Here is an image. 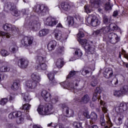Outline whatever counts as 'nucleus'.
Instances as JSON below:
<instances>
[{"label":"nucleus","mask_w":128,"mask_h":128,"mask_svg":"<svg viewBox=\"0 0 128 128\" xmlns=\"http://www.w3.org/2000/svg\"><path fill=\"white\" fill-rule=\"evenodd\" d=\"M106 72L107 74H104V75L106 78H112L114 76V72L111 68H107L106 70Z\"/></svg>","instance_id":"a878e982"},{"label":"nucleus","mask_w":128,"mask_h":128,"mask_svg":"<svg viewBox=\"0 0 128 128\" xmlns=\"http://www.w3.org/2000/svg\"><path fill=\"white\" fill-rule=\"evenodd\" d=\"M100 95H98V94H96V93H93V96L92 98V102H96V100H100Z\"/></svg>","instance_id":"c03bdc74"},{"label":"nucleus","mask_w":128,"mask_h":128,"mask_svg":"<svg viewBox=\"0 0 128 128\" xmlns=\"http://www.w3.org/2000/svg\"><path fill=\"white\" fill-rule=\"evenodd\" d=\"M78 38H82L84 36V33L83 32L79 30L78 33L77 34Z\"/></svg>","instance_id":"bf43d9fd"},{"label":"nucleus","mask_w":128,"mask_h":128,"mask_svg":"<svg viewBox=\"0 0 128 128\" xmlns=\"http://www.w3.org/2000/svg\"><path fill=\"white\" fill-rule=\"evenodd\" d=\"M20 88V86L18 82H14L12 85L11 88L12 90H18Z\"/></svg>","instance_id":"a19ab883"},{"label":"nucleus","mask_w":128,"mask_h":128,"mask_svg":"<svg viewBox=\"0 0 128 128\" xmlns=\"http://www.w3.org/2000/svg\"><path fill=\"white\" fill-rule=\"evenodd\" d=\"M2 28L6 32H12L16 30V26L12 24L6 23L3 25Z\"/></svg>","instance_id":"f3484780"},{"label":"nucleus","mask_w":128,"mask_h":128,"mask_svg":"<svg viewBox=\"0 0 128 128\" xmlns=\"http://www.w3.org/2000/svg\"><path fill=\"white\" fill-rule=\"evenodd\" d=\"M83 114H84V116H85V118H90V114L88 112H84Z\"/></svg>","instance_id":"0e129e2a"},{"label":"nucleus","mask_w":128,"mask_h":128,"mask_svg":"<svg viewBox=\"0 0 128 128\" xmlns=\"http://www.w3.org/2000/svg\"><path fill=\"white\" fill-rule=\"evenodd\" d=\"M73 126L74 128H82V124L81 122H74Z\"/></svg>","instance_id":"de8ad7c7"},{"label":"nucleus","mask_w":128,"mask_h":128,"mask_svg":"<svg viewBox=\"0 0 128 128\" xmlns=\"http://www.w3.org/2000/svg\"><path fill=\"white\" fill-rule=\"evenodd\" d=\"M103 22L106 26L110 24V20L108 19V17L106 14L103 15Z\"/></svg>","instance_id":"ea45409f"},{"label":"nucleus","mask_w":128,"mask_h":128,"mask_svg":"<svg viewBox=\"0 0 128 128\" xmlns=\"http://www.w3.org/2000/svg\"><path fill=\"white\" fill-rule=\"evenodd\" d=\"M67 20L68 22V24H71V26H72L74 22V20L72 16H68L67 17Z\"/></svg>","instance_id":"a18cd8bd"},{"label":"nucleus","mask_w":128,"mask_h":128,"mask_svg":"<svg viewBox=\"0 0 128 128\" xmlns=\"http://www.w3.org/2000/svg\"><path fill=\"white\" fill-rule=\"evenodd\" d=\"M100 104L101 106L103 112H104V114H106V112H108V105H106V103L104 102L102 100H100Z\"/></svg>","instance_id":"c85d7f7f"},{"label":"nucleus","mask_w":128,"mask_h":128,"mask_svg":"<svg viewBox=\"0 0 128 128\" xmlns=\"http://www.w3.org/2000/svg\"><path fill=\"white\" fill-rule=\"evenodd\" d=\"M50 84L51 86H56L58 84V82L56 80V79H52V80H50Z\"/></svg>","instance_id":"6e6d98bb"},{"label":"nucleus","mask_w":128,"mask_h":128,"mask_svg":"<svg viewBox=\"0 0 128 128\" xmlns=\"http://www.w3.org/2000/svg\"><path fill=\"white\" fill-rule=\"evenodd\" d=\"M128 103H126L124 102L121 103L118 108V110L120 112H124L128 110Z\"/></svg>","instance_id":"6ab92c4d"},{"label":"nucleus","mask_w":128,"mask_h":128,"mask_svg":"<svg viewBox=\"0 0 128 128\" xmlns=\"http://www.w3.org/2000/svg\"><path fill=\"white\" fill-rule=\"evenodd\" d=\"M64 59L58 58L56 62V66L58 68H62L64 66Z\"/></svg>","instance_id":"7c9ffc66"},{"label":"nucleus","mask_w":128,"mask_h":128,"mask_svg":"<svg viewBox=\"0 0 128 128\" xmlns=\"http://www.w3.org/2000/svg\"><path fill=\"white\" fill-rule=\"evenodd\" d=\"M58 22V20L54 18H52V17H48L46 19V24L47 26H56Z\"/></svg>","instance_id":"dca6fc26"},{"label":"nucleus","mask_w":128,"mask_h":128,"mask_svg":"<svg viewBox=\"0 0 128 128\" xmlns=\"http://www.w3.org/2000/svg\"><path fill=\"white\" fill-rule=\"evenodd\" d=\"M16 8L14 4L8 2L4 6V10L6 12H8V10H10L12 16H20V12Z\"/></svg>","instance_id":"39448f33"},{"label":"nucleus","mask_w":128,"mask_h":128,"mask_svg":"<svg viewBox=\"0 0 128 128\" xmlns=\"http://www.w3.org/2000/svg\"><path fill=\"white\" fill-rule=\"evenodd\" d=\"M60 7L61 8H62L63 10H65V12H68V10H70L72 8L70 4V3L68 2H64L61 3Z\"/></svg>","instance_id":"5701e85b"},{"label":"nucleus","mask_w":128,"mask_h":128,"mask_svg":"<svg viewBox=\"0 0 128 128\" xmlns=\"http://www.w3.org/2000/svg\"><path fill=\"white\" fill-rule=\"evenodd\" d=\"M90 101V97L88 94L84 95L81 98L80 102H82L83 104H86Z\"/></svg>","instance_id":"aec40b11"},{"label":"nucleus","mask_w":128,"mask_h":128,"mask_svg":"<svg viewBox=\"0 0 128 128\" xmlns=\"http://www.w3.org/2000/svg\"><path fill=\"white\" fill-rule=\"evenodd\" d=\"M21 42L24 46H30L34 42V37L32 36H25L22 39Z\"/></svg>","instance_id":"9b49d317"},{"label":"nucleus","mask_w":128,"mask_h":128,"mask_svg":"<svg viewBox=\"0 0 128 128\" xmlns=\"http://www.w3.org/2000/svg\"><path fill=\"white\" fill-rule=\"evenodd\" d=\"M58 102V96L55 97L52 100V104H56Z\"/></svg>","instance_id":"e2e57ef3"},{"label":"nucleus","mask_w":128,"mask_h":128,"mask_svg":"<svg viewBox=\"0 0 128 128\" xmlns=\"http://www.w3.org/2000/svg\"><path fill=\"white\" fill-rule=\"evenodd\" d=\"M8 118L10 120H14V118H19L16 120V122L18 124H24V116L22 114V113L20 111L10 113L8 116Z\"/></svg>","instance_id":"7ed1b4c3"},{"label":"nucleus","mask_w":128,"mask_h":128,"mask_svg":"<svg viewBox=\"0 0 128 128\" xmlns=\"http://www.w3.org/2000/svg\"><path fill=\"white\" fill-rule=\"evenodd\" d=\"M90 118V120H87L86 123V124H87V126H92V124H96V120H98V114L94 112H92Z\"/></svg>","instance_id":"4468645a"},{"label":"nucleus","mask_w":128,"mask_h":128,"mask_svg":"<svg viewBox=\"0 0 128 128\" xmlns=\"http://www.w3.org/2000/svg\"><path fill=\"white\" fill-rule=\"evenodd\" d=\"M0 54L2 56H8L10 55V52L6 50H2L0 51Z\"/></svg>","instance_id":"49530a36"},{"label":"nucleus","mask_w":128,"mask_h":128,"mask_svg":"<svg viewBox=\"0 0 128 128\" xmlns=\"http://www.w3.org/2000/svg\"><path fill=\"white\" fill-rule=\"evenodd\" d=\"M38 70H46L48 68V66L46 63H42L41 64H39L37 66Z\"/></svg>","instance_id":"4c0bfd02"},{"label":"nucleus","mask_w":128,"mask_h":128,"mask_svg":"<svg viewBox=\"0 0 128 128\" xmlns=\"http://www.w3.org/2000/svg\"><path fill=\"white\" fill-rule=\"evenodd\" d=\"M100 30H101V32L103 34H106L110 32V30H112V32H116V30H120V28L114 23H111L110 24L109 26H104Z\"/></svg>","instance_id":"0eeeda50"},{"label":"nucleus","mask_w":128,"mask_h":128,"mask_svg":"<svg viewBox=\"0 0 128 128\" xmlns=\"http://www.w3.org/2000/svg\"><path fill=\"white\" fill-rule=\"evenodd\" d=\"M50 32L48 29H42L39 32V36H44Z\"/></svg>","instance_id":"e433bc0d"},{"label":"nucleus","mask_w":128,"mask_h":128,"mask_svg":"<svg viewBox=\"0 0 128 128\" xmlns=\"http://www.w3.org/2000/svg\"><path fill=\"white\" fill-rule=\"evenodd\" d=\"M108 38L109 42L112 44H116V42H120V38L114 32L109 34Z\"/></svg>","instance_id":"ddd939ff"},{"label":"nucleus","mask_w":128,"mask_h":128,"mask_svg":"<svg viewBox=\"0 0 128 128\" xmlns=\"http://www.w3.org/2000/svg\"><path fill=\"white\" fill-rule=\"evenodd\" d=\"M46 57H42V56H38L36 58V62L38 64H44L46 62Z\"/></svg>","instance_id":"c756f323"},{"label":"nucleus","mask_w":128,"mask_h":128,"mask_svg":"<svg viewBox=\"0 0 128 128\" xmlns=\"http://www.w3.org/2000/svg\"><path fill=\"white\" fill-rule=\"evenodd\" d=\"M86 22H88V24H90L94 28L100 26V21L98 18L94 14L88 15V16L86 18Z\"/></svg>","instance_id":"423d86ee"},{"label":"nucleus","mask_w":128,"mask_h":128,"mask_svg":"<svg viewBox=\"0 0 128 128\" xmlns=\"http://www.w3.org/2000/svg\"><path fill=\"white\" fill-rule=\"evenodd\" d=\"M62 108L64 114H66L68 116H74V110L70 109L66 104H62Z\"/></svg>","instance_id":"9d476101"},{"label":"nucleus","mask_w":128,"mask_h":128,"mask_svg":"<svg viewBox=\"0 0 128 128\" xmlns=\"http://www.w3.org/2000/svg\"><path fill=\"white\" fill-rule=\"evenodd\" d=\"M18 66L20 68H26L28 66V60L24 58H21L18 60Z\"/></svg>","instance_id":"2eb2a0df"},{"label":"nucleus","mask_w":128,"mask_h":128,"mask_svg":"<svg viewBox=\"0 0 128 128\" xmlns=\"http://www.w3.org/2000/svg\"><path fill=\"white\" fill-rule=\"evenodd\" d=\"M122 54H123L124 58H126V60H128V54L126 53V50H124V49H122Z\"/></svg>","instance_id":"052dcab7"},{"label":"nucleus","mask_w":128,"mask_h":128,"mask_svg":"<svg viewBox=\"0 0 128 128\" xmlns=\"http://www.w3.org/2000/svg\"><path fill=\"white\" fill-rule=\"evenodd\" d=\"M124 120V115L122 114H120V116L118 119L117 123L118 124H122V120Z\"/></svg>","instance_id":"8fccbe9b"},{"label":"nucleus","mask_w":128,"mask_h":128,"mask_svg":"<svg viewBox=\"0 0 128 128\" xmlns=\"http://www.w3.org/2000/svg\"><path fill=\"white\" fill-rule=\"evenodd\" d=\"M78 80H74V81H71L69 82L67 86H68V88H74V84L76 86H78Z\"/></svg>","instance_id":"c9c22d12"},{"label":"nucleus","mask_w":128,"mask_h":128,"mask_svg":"<svg viewBox=\"0 0 128 128\" xmlns=\"http://www.w3.org/2000/svg\"><path fill=\"white\" fill-rule=\"evenodd\" d=\"M118 10L114 11L113 13V16H118Z\"/></svg>","instance_id":"774afa93"},{"label":"nucleus","mask_w":128,"mask_h":128,"mask_svg":"<svg viewBox=\"0 0 128 128\" xmlns=\"http://www.w3.org/2000/svg\"><path fill=\"white\" fill-rule=\"evenodd\" d=\"M119 82L121 84H124V76H122L120 77Z\"/></svg>","instance_id":"680f3d73"},{"label":"nucleus","mask_w":128,"mask_h":128,"mask_svg":"<svg viewBox=\"0 0 128 128\" xmlns=\"http://www.w3.org/2000/svg\"><path fill=\"white\" fill-rule=\"evenodd\" d=\"M100 124L103 128H110L112 126V123L110 120H108L106 122L104 120V116H101L100 120Z\"/></svg>","instance_id":"1a4fd4ad"},{"label":"nucleus","mask_w":128,"mask_h":128,"mask_svg":"<svg viewBox=\"0 0 128 128\" xmlns=\"http://www.w3.org/2000/svg\"><path fill=\"white\" fill-rule=\"evenodd\" d=\"M48 78L50 80L54 79V74L52 72H50L48 74Z\"/></svg>","instance_id":"5fc2aeb1"},{"label":"nucleus","mask_w":128,"mask_h":128,"mask_svg":"<svg viewBox=\"0 0 128 128\" xmlns=\"http://www.w3.org/2000/svg\"><path fill=\"white\" fill-rule=\"evenodd\" d=\"M47 46L48 50H54V48L56 46V41L54 40L50 41Z\"/></svg>","instance_id":"4be33fe9"},{"label":"nucleus","mask_w":128,"mask_h":128,"mask_svg":"<svg viewBox=\"0 0 128 128\" xmlns=\"http://www.w3.org/2000/svg\"><path fill=\"white\" fill-rule=\"evenodd\" d=\"M54 107L52 105L48 104H40L37 108V112L41 116H47L52 112Z\"/></svg>","instance_id":"f257e3e1"},{"label":"nucleus","mask_w":128,"mask_h":128,"mask_svg":"<svg viewBox=\"0 0 128 128\" xmlns=\"http://www.w3.org/2000/svg\"><path fill=\"white\" fill-rule=\"evenodd\" d=\"M8 128H18V127H16V125H14V124H9L8 125Z\"/></svg>","instance_id":"69168bd1"},{"label":"nucleus","mask_w":128,"mask_h":128,"mask_svg":"<svg viewBox=\"0 0 128 128\" xmlns=\"http://www.w3.org/2000/svg\"><path fill=\"white\" fill-rule=\"evenodd\" d=\"M112 6L110 4V2H108L105 4V10H112Z\"/></svg>","instance_id":"37998d69"},{"label":"nucleus","mask_w":128,"mask_h":128,"mask_svg":"<svg viewBox=\"0 0 128 128\" xmlns=\"http://www.w3.org/2000/svg\"><path fill=\"white\" fill-rule=\"evenodd\" d=\"M75 56L80 58L82 56V52L80 50V49H76L75 51Z\"/></svg>","instance_id":"79ce46f5"},{"label":"nucleus","mask_w":128,"mask_h":128,"mask_svg":"<svg viewBox=\"0 0 128 128\" xmlns=\"http://www.w3.org/2000/svg\"><path fill=\"white\" fill-rule=\"evenodd\" d=\"M94 94H97L98 96H100V94H102V90H100V88L98 87L95 90V91L94 92Z\"/></svg>","instance_id":"13d9d810"},{"label":"nucleus","mask_w":128,"mask_h":128,"mask_svg":"<svg viewBox=\"0 0 128 128\" xmlns=\"http://www.w3.org/2000/svg\"><path fill=\"white\" fill-rule=\"evenodd\" d=\"M66 82H62L60 84L62 86V88H66Z\"/></svg>","instance_id":"338daca9"},{"label":"nucleus","mask_w":128,"mask_h":128,"mask_svg":"<svg viewBox=\"0 0 128 128\" xmlns=\"http://www.w3.org/2000/svg\"><path fill=\"white\" fill-rule=\"evenodd\" d=\"M88 74H90V71L86 69V68L84 67L82 70V76H86Z\"/></svg>","instance_id":"3c124183"},{"label":"nucleus","mask_w":128,"mask_h":128,"mask_svg":"<svg viewBox=\"0 0 128 128\" xmlns=\"http://www.w3.org/2000/svg\"><path fill=\"white\" fill-rule=\"evenodd\" d=\"M58 54H64V46H59L56 50Z\"/></svg>","instance_id":"58836bf2"},{"label":"nucleus","mask_w":128,"mask_h":128,"mask_svg":"<svg viewBox=\"0 0 128 128\" xmlns=\"http://www.w3.org/2000/svg\"><path fill=\"white\" fill-rule=\"evenodd\" d=\"M31 80H34V82H36L38 84H40V80L42 78H40V75L38 74V73H33L30 76Z\"/></svg>","instance_id":"b1692460"},{"label":"nucleus","mask_w":128,"mask_h":128,"mask_svg":"<svg viewBox=\"0 0 128 128\" xmlns=\"http://www.w3.org/2000/svg\"><path fill=\"white\" fill-rule=\"evenodd\" d=\"M10 52L12 54H16L17 52H18V47L16 46V42H13L10 46L9 48Z\"/></svg>","instance_id":"412c9836"},{"label":"nucleus","mask_w":128,"mask_h":128,"mask_svg":"<svg viewBox=\"0 0 128 128\" xmlns=\"http://www.w3.org/2000/svg\"><path fill=\"white\" fill-rule=\"evenodd\" d=\"M32 106V105L28 103H26L24 104H23L22 106V110H24V112L26 113V114H28V112H30V107Z\"/></svg>","instance_id":"cd10ccee"},{"label":"nucleus","mask_w":128,"mask_h":128,"mask_svg":"<svg viewBox=\"0 0 128 128\" xmlns=\"http://www.w3.org/2000/svg\"><path fill=\"white\" fill-rule=\"evenodd\" d=\"M85 50L88 54H94L96 50V46L90 44L88 46V48H85Z\"/></svg>","instance_id":"a211bd4d"},{"label":"nucleus","mask_w":128,"mask_h":128,"mask_svg":"<svg viewBox=\"0 0 128 128\" xmlns=\"http://www.w3.org/2000/svg\"><path fill=\"white\" fill-rule=\"evenodd\" d=\"M76 74V72L74 70H72L69 72L67 76V78H72V76H74Z\"/></svg>","instance_id":"09e8293b"},{"label":"nucleus","mask_w":128,"mask_h":128,"mask_svg":"<svg viewBox=\"0 0 128 128\" xmlns=\"http://www.w3.org/2000/svg\"><path fill=\"white\" fill-rule=\"evenodd\" d=\"M54 36L55 38L57 40H66V38H64V35L62 34L60 32H54Z\"/></svg>","instance_id":"393cba45"},{"label":"nucleus","mask_w":128,"mask_h":128,"mask_svg":"<svg viewBox=\"0 0 128 128\" xmlns=\"http://www.w3.org/2000/svg\"><path fill=\"white\" fill-rule=\"evenodd\" d=\"M10 70V68L8 65H4L0 68V72H8Z\"/></svg>","instance_id":"f704fd0d"},{"label":"nucleus","mask_w":128,"mask_h":128,"mask_svg":"<svg viewBox=\"0 0 128 128\" xmlns=\"http://www.w3.org/2000/svg\"><path fill=\"white\" fill-rule=\"evenodd\" d=\"M98 84V79H94L91 82L90 85L92 86H96Z\"/></svg>","instance_id":"4d7b16f0"},{"label":"nucleus","mask_w":128,"mask_h":128,"mask_svg":"<svg viewBox=\"0 0 128 128\" xmlns=\"http://www.w3.org/2000/svg\"><path fill=\"white\" fill-rule=\"evenodd\" d=\"M6 102H8V98H3L1 99L0 101V104L1 106H4L6 104Z\"/></svg>","instance_id":"603ef678"},{"label":"nucleus","mask_w":128,"mask_h":128,"mask_svg":"<svg viewBox=\"0 0 128 128\" xmlns=\"http://www.w3.org/2000/svg\"><path fill=\"white\" fill-rule=\"evenodd\" d=\"M41 94L42 98H44V100H46L48 98H50V96H52L50 92L46 90H43Z\"/></svg>","instance_id":"2f4dec72"},{"label":"nucleus","mask_w":128,"mask_h":128,"mask_svg":"<svg viewBox=\"0 0 128 128\" xmlns=\"http://www.w3.org/2000/svg\"><path fill=\"white\" fill-rule=\"evenodd\" d=\"M128 94V85L124 84L120 87L119 90H115L114 92V96L120 98V96H124L126 94Z\"/></svg>","instance_id":"6e6552de"},{"label":"nucleus","mask_w":128,"mask_h":128,"mask_svg":"<svg viewBox=\"0 0 128 128\" xmlns=\"http://www.w3.org/2000/svg\"><path fill=\"white\" fill-rule=\"evenodd\" d=\"M23 100L25 103L30 102V98L28 93L22 94Z\"/></svg>","instance_id":"473e14b6"},{"label":"nucleus","mask_w":128,"mask_h":128,"mask_svg":"<svg viewBox=\"0 0 128 128\" xmlns=\"http://www.w3.org/2000/svg\"><path fill=\"white\" fill-rule=\"evenodd\" d=\"M38 82L36 81H34V80H28L26 82V86L28 88H30V90H35L36 88V86H38Z\"/></svg>","instance_id":"f8f14e48"},{"label":"nucleus","mask_w":128,"mask_h":128,"mask_svg":"<svg viewBox=\"0 0 128 128\" xmlns=\"http://www.w3.org/2000/svg\"><path fill=\"white\" fill-rule=\"evenodd\" d=\"M102 34V30L100 29L94 31L93 32V36H100V34Z\"/></svg>","instance_id":"864d4df0"},{"label":"nucleus","mask_w":128,"mask_h":128,"mask_svg":"<svg viewBox=\"0 0 128 128\" xmlns=\"http://www.w3.org/2000/svg\"><path fill=\"white\" fill-rule=\"evenodd\" d=\"M79 42L82 45V46L84 48V50L85 48H88V46L90 44L86 39H80L79 40Z\"/></svg>","instance_id":"bb28decb"},{"label":"nucleus","mask_w":128,"mask_h":128,"mask_svg":"<svg viewBox=\"0 0 128 128\" xmlns=\"http://www.w3.org/2000/svg\"><path fill=\"white\" fill-rule=\"evenodd\" d=\"M33 10L41 16H46L50 12L48 7L44 4H36L33 8Z\"/></svg>","instance_id":"20e7f679"},{"label":"nucleus","mask_w":128,"mask_h":128,"mask_svg":"<svg viewBox=\"0 0 128 128\" xmlns=\"http://www.w3.org/2000/svg\"><path fill=\"white\" fill-rule=\"evenodd\" d=\"M24 28L30 30H40V24L36 20H26L24 23Z\"/></svg>","instance_id":"f03ea898"},{"label":"nucleus","mask_w":128,"mask_h":128,"mask_svg":"<svg viewBox=\"0 0 128 128\" xmlns=\"http://www.w3.org/2000/svg\"><path fill=\"white\" fill-rule=\"evenodd\" d=\"M90 2L92 8H98L100 4V0H91Z\"/></svg>","instance_id":"72a5a7b5"}]
</instances>
